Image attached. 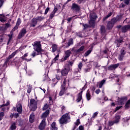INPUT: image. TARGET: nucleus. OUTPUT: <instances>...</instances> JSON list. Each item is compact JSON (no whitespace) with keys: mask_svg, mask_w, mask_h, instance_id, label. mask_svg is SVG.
<instances>
[{"mask_svg":"<svg viewBox=\"0 0 130 130\" xmlns=\"http://www.w3.org/2000/svg\"><path fill=\"white\" fill-rule=\"evenodd\" d=\"M3 5H4V1L3 0H0V8H2Z\"/></svg>","mask_w":130,"mask_h":130,"instance_id":"680f3d73","label":"nucleus"},{"mask_svg":"<svg viewBox=\"0 0 130 130\" xmlns=\"http://www.w3.org/2000/svg\"><path fill=\"white\" fill-rule=\"evenodd\" d=\"M9 104H10V103L9 102H8L6 104L2 105L0 106V108H2V107H4L5 106H8Z\"/></svg>","mask_w":130,"mask_h":130,"instance_id":"de8ad7c7","label":"nucleus"},{"mask_svg":"<svg viewBox=\"0 0 130 130\" xmlns=\"http://www.w3.org/2000/svg\"><path fill=\"white\" fill-rule=\"evenodd\" d=\"M8 36L9 38L7 44H9V43H10V41H11V39H12V36L11 35H9Z\"/></svg>","mask_w":130,"mask_h":130,"instance_id":"5fc2aeb1","label":"nucleus"},{"mask_svg":"<svg viewBox=\"0 0 130 130\" xmlns=\"http://www.w3.org/2000/svg\"><path fill=\"white\" fill-rule=\"evenodd\" d=\"M35 119V115L34 113H32L29 116V122L31 123L34 122V120Z\"/></svg>","mask_w":130,"mask_h":130,"instance_id":"dca6fc26","label":"nucleus"},{"mask_svg":"<svg viewBox=\"0 0 130 130\" xmlns=\"http://www.w3.org/2000/svg\"><path fill=\"white\" fill-rule=\"evenodd\" d=\"M34 49L35 51H37L38 52L37 55L38 54H41V57H42V49L41 48V43L40 41H36L34 43V44H32Z\"/></svg>","mask_w":130,"mask_h":130,"instance_id":"f03ea898","label":"nucleus"},{"mask_svg":"<svg viewBox=\"0 0 130 130\" xmlns=\"http://www.w3.org/2000/svg\"><path fill=\"white\" fill-rule=\"evenodd\" d=\"M64 92H66V87H62L61 90L59 93V96H62L64 94Z\"/></svg>","mask_w":130,"mask_h":130,"instance_id":"5701e85b","label":"nucleus"},{"mask_svg":"<svg viewBox=\"0 0 130 130\" xmlns=\"http://www.w3.org/2000/svg\"><path fill=\"white\" fill-rule=\"evenodd\" d=\"M69 57H70L69 56H67L66 55H65L64 58H63V60H67V59H68Z\"/></svg>","mask_w":130,"mask_h":130,"instance_id":"e2e57ef3","label":"nucleus"},{"mask_svg":"<svg viewBox=\"0 0 130 130\" xmlns=\"http://www.w3.org/2000/svg\"><path fill=\"white\" fill-rule=\"evenodd\" d=\"M114 123H116L115 122H114V121H110L109 122V125H110V126H111L112 125H113V124H114Z\"/></svg>","mask_w":130,"mask_h":130,"instance_id":"a18cd8bd","label":"nucleus"},{"mask_svg":"<svg viewBox=\"0 0 130 130\" xmlns=\"http://www.w3.org/2000/svg\"><path fill=\"white\" fill-rule=\"evenodd\" d=\"M71 119V117L69 115V114L66 113L62 116L61 118L59 119V122L60 124H64L68 123V120Z\"/></svg>","mask_w":130,"mask_h":130,"instance_id":"7ed1b4c3","label":"nucleus"},{"mask_svg":"<svg viewBox=\"0 0 130 130\" xmlns=\"http://www.w3.org/2000/svg\"><path fill=\"white\" fill-rule=\"evenodd\" d=\"M31 91H32V88H31V87H28L27 89V93L30 94V93H31Z\"/></svg>","mask_w":130,"mask_h":130,"instance_id":"4d7b16f0","label":"nucleus"},{"mask_svg":"<svg viewBox=\"0 0 130 130\" xmlns=\"http://www.w3.org/2000/svg\"><path fill=\"white\" fill-rule=\"evenodd\" d=\"M27 56H28V53L24 54V55H23L21 57V58L22 60H25L26 61H30L31 58L27 59V58H26V57H27Z\"/></svg>","mask_w":130,"mask_h":130,"instance_id":"2eb2a0df","label":"nucleus"},{"mask_svg":"<svg viewBox=\"0 0 130 130\" xmlns=\"http://www.w3.org/2000/svg\"><path fill=\"white\" fill-rule=\"evenodd\" d=\"M21 19H20L19 18L17 20L16 25L12 29V32H14V31H16V30H17L18 28H19V26H20V24H21Z\"/></svg>","mask_w":130,"mask_h":130,"instance_id":"1a4fd4ad","label":"nucleus"},{"mask_svg":"<svg viewBox=\"0 0 130 130\" xmlns=\"http://www.w3.org/2000/svg\"><path fill=\"white\" fill-rule=\"evenodd\" d=\"M54 15H55V13L52 12L51 14L50 15V19H52L53 17H54Z\"/></svg>","mask_w":130,"mask_h":130,"instance_id":"3c124183","label":"nucleus"},{"mask_svg":"<svg viewBox=\"0 0 130 130\" xmlns=\"http://www.w3.org/2000/svg\"><path fill=\"white\" fill-rule=\"evenodd\" d=\"M80 123H81V122H80V119H78L76 122H75V125L78 126L79 124H80Z\"/></svg>","mask_w":130,"mask_h":130,"instance_id":"8fccbe9b","label":"nucleus"},{"mask_svg":"<svg viewBox=\"0 0 130 130\" xmlns=\"http://www.w3.org/2000/svg\"><path fill=\"white\" fill-rule=\"evenodd\" d=\"M84 71L85 73H88V72H90V68H86Z\"/></svg>","mask_w":130,"mask_h":130,"instance_id":"69168bd1","label":"nucleus"},{"mask_svg":"<svg viewBox=\"0 0 130 130\" xmlns=\"http://www.w3.org/2000/svg\"><path fill=\"white\" fill-rule=\"evenodd\" d=\"M16 54H17V51L12 53V54L11 55H9V57L8 58H7V59H6L5 63H8V62H9V61L10 60V59H11V58H13V57H14V56H15V55H16Z\"/></svg>","mask_w":130,"mask_h":130,"instance_id":"9b49d317","label":"nucleus"},{"mask_svg":"<svg viewBox=\"0 0 130 130\" xmlns=\"http://www.w3.org/2000/svg\"><path fill=\"white\" fill-rule=\"evenodd\" d=\"M71 10L75 13H80L81 6L76 3H73L71 6Z\"/></svg>","mask_w":130,"mask_h":130,"instance_id":"39448f33","label":"nucleus"},{"mask_svg":"<svg viewBox=\"0 0 130 130\" xmlns=\"http://www.w3.org/2000/svg\"><path fill=\"white\" fill-rule=\"evenodd\" d=\"M67 80L66 78H64V81L63 82V86L62 87H64V86H66V85L67 84Z\"/></svg>","mask_w":130,"mask_h":130,"instance_id":"603ef678","label":"nucleus"},{"mask_svg":"<svg viewBox=\"0 0 130 130\" xmlns=\"http://www.w3.org/2000/svg\"><path fill=\"white\" fill-rule=\"evenodd\" d=\"M48 114H49V110H47L44 113L42 114L41 118L42 119V120H44V119H45V120H46V117L48 116Z\"/></svg>","mask_w":130,"mask_h":130,"instance_id":"0eeeda50","label":"nucleus"},{"mask_svg":"<svg viewBox=\"0 0 130 130\" xmlns=\"http://www.w3.org/2000/svg\"><path fill=\"white\" fill-rule=\"evenodd\" d=\"M122 42H123V40L122 39H117L116 41L117 47H119V46H120V43H121Z\"/></svg>","mask_w":130,"mask_h":130,"instance_id":"b1692460","label":"nucleus"},{"mask_svg":"<svg viewBox=\"0 0 130 130\" xmlns=\"http://www.w3.org/2000/svg\"><path fill=\"white\" fill-rule=\"evenodd\" d=\"M123 57H124V55H121V54L119 55V57H118V59L119 60H122L123 59Z\"/></svg>","mask_w":130,"mask_h":130,"instance_id":"ea45409f","label":"nucleus"},{"mask_svg":"<svg viewBox=\"0 0 130 130\" xmlns=\"http://www.w3.org/2000/svg\"><path fill=\"white\" fill-rule=\"evenodd\" d=\"M126 100H127V98L126 97L121 98L120 104L121 105L124 104V102H125Z\"/></svg>","mask_w":130,"mask_h":130,"instance_id":"7c9ffc66","label":"nucleus"},{"mask_svg":"<svg viewBox=\"0 0 130 130\" xmlns=\"http://www.w3.org/2000/svg\"><path fill=\"white\" fill-rule=\"evenodd\" d=\"M98 113H99V112H95L92 115V118H95V117H96L97 115H98Z\"/></svg>","mask_w":130,"mask_h":130,"instance_id":"37998d69","label":"nucleus"},{"mask_svg":"<svg viewBox=\"0 0 130 130\" xmlns=\"http://www.w3.org/2000/svg\"><path fill=\"white\" fill-rule=\"evenodd\" d=\"M83 27H84V29H87V28H89V26L88 24H83Z\"/></svg>","mask_w":130,"mask_h":130,"instance_id":"864d4df0","label":"nucleus"},{"mask_svg":"<svg viewBox=\"0 0 130 130\" xmlns=\"http://www.w3.org/2000/svg\"><path fill=\"white\" fill-rule=\"evenodd\" d=\"M72 27H73V25H71L70 27H69L68 29V32H71L72 31Z\"/></svg>","mask_w":130,"mask_h":130,"instance_id":"0e129e2a","label":"nucleus"},{"mask_svg":"<svg viewBox=\"0 0 130 130\" xmlns=\"http://www.w3.org/2000/svg\"><path fill=\"white\" fill-rule=\"evenodd\" d=\"M29 108H30L32 111H35L37 109V102L35 100L31 99L30 100Z\"/></svg>","mask_w":130,"mask_h":130,"instance_id":"20e7f679","label":"nucleus"},{"mask_svg":"<svg viewBox=\"0 0 130 130\" xmlns=\"http://www.w3.org/2000/svg\"><path fill=\"white\" fill-rule=\"evenodd\" d=\"M9 27H11V24H10L9 23L5 24V27L4 28L5 30V29H7V28H9Z\"/></svg>","mask_w":130,"mask_h":130,"instance_id":"09e8293b","label":"nucleus"},{"mask_svg":"<svg viewBox=\"0 0 130 130\" xmlns=\"http://www.w3.org/2000/svg\"><path fill=\"white\" fill-rule=\"evenodd\" d=\"M85 49V46H82L79 49L76 50V52L77 53V54L80 53L81 51H83Z\"/></svg>","mask_w":130,"mask_h":130,"instance_id":"a878e982","label":"nucleus"},{"mask_svg":"<svg viewBox=\"0 0 130 130\" xmlns=\"http://www.w3.org/2000/svg\"><path fill=\"white\" fill-rule=\"evenodd\" d=\"M47 108H48V105H47V104H45L43 108V110H46V109H47Z\"/></svg>","mask_w":130,"mask_h":130,"instance_id":"c03bdc74","label":"nucleus"},{"mask_svg":"<svg viewBox=\"0 0 130 130\" xmlns=\"http://www.w3.org/2000/svg\"><path fill=\"white\" fill-rule=\"evenodd\" d=\"M106 32V30L105 29V26L102 25L101 26V33L103 35H104L105 34V32Z\"/></svg>","mask_w":130,"mask_h":130,"instance_id":"aec40b11","label":"nucleus"},{"mask_svg":"<svg viewBox=\"0 0 130 130\" xmlns=\"http://www.w3.org/2000/svg\"><path fill=\"white\" fill-rule=\"evenodd\" d=\"M112 15V13L110 12L106 17H104L103 21H105L107 20V19H108V18H109V17H111Z\"/></svg>","mask_w":130,"mask_h":130,"instance_id":"c756f323","label":"nucleus"},{"mask_svg":"<svg viewBox=\"0 0 130 130\" xmlns=\"http://www.w3.org/2000/svg\"><path fill=\"white\" fill-rule=\"evenodd\" d=\"M61 74L62 76H67V75L69 74V69H67V68H64V69L62 70L61 72Z\"/></svg>","mask_w":130,"mask_h":130,"instance_id":"f3484780","label":"nucleus"},{"mask_svg":"<svg viewBox=\"0 0 130 130\" xmlns=\"http://www.w3.org/2000/svg\"><path fill=\"white\" fill-rule=\"evenodd\" d=\"M125 108L126 109H127L130 108V100H128L125 105Z\"/></svg>","mask_w":130,"mask_h":130,"instance_id":"2f4dec72","label":"nucleus"},{"mask_svg":"<svg viewBox=\"0 0 130 130\" xmlns=\"http://www.w3.org/2000/svg\"><path fill=\"white\" fill-rule=\"evenodd\" d=\"M35 19V20H36L37 22H38V21H40V22L41 21H42V20H44V17H43L42 16H40V17H37Z\"/></svg>","mask_w":130,"mask_h":130,"instance_id":"473e14b6","label":"nucleus"},{"mask_svg":"<svg viewBox=\"0 0 130 130\" xmlns=\"http://www.w3.org/2000/svg\"><path fill=\"white\" fill-rule=\"evenodd\" d=\"M95 20L90 19V21H89V25L93 28H95Z\"/></svg>","mask_w":130,"mask_h":130,"instance_id":"4be33fe9","label":"nucleus"},{"mask_svg":"<svg viewBox=\"0 0 130 130\" xmlns=\"http://www.w3.org/2000/svg\"><path fill=\"white\" fill-rule=\"evenodd\" d=\"M26 33H27V29L26 28H22L18 36V39H21L22 37L24 36Z\"/></svg>","mask_w":130,"mask_h":130,"instance_id":"423d86ee","label":"nucleus"},{"mask_svg":"<svg viewBox=\"0 0 130 130\" xmlns=\"http://www.w3.org/2000/svg\"><path fill=\"white\" fill-rule=\"evenodd\" d=\"M97 15L94 12H91L90 14V20H96Z\"/></svg>","mask_w":130,"mask_h":130,"instance_id":"f8f14e48","label":"nucleus"},{"mask_svg":"<svg viewBox=\"0 0 130 130\" xmlns=\"http://www.w3.org/2000/svg\"><path fill=\"white\" fill-rule=\"evenodd\" d=\"M0 21L2 23H5L6 22V19H5V15L0 14Z\"/></svg>","mask_w":130,"mask_h":130,"instance_id":"bb28decb","label":"nucleus"},{"mask_svg":"<svg viewBox=\"0 0 130 130\" xmlns=\"http://www.w3.org/2000/svg\"><path fill=\"white\" fill-rule=\"evenodd\" d=\"M121 19V16H117L116 17L113 18L111 21H109L107 25V28L108 30H111V29H112L113 28V26H114V24L116 23V22H118V21H120Z\"/></svg>","mask_w":130,"mask_h":130,"instance_id":"f257e3e1","label":"nucleus"},{"mask_svg":"<svg viewBox=\"0 0 130 130\" xmlns=\"http://www.w3.org/2000/svg\"><path fill=\"white\" fill-rule=\"evenodd\" d=\"M79 130H84V127L82 125H80L79 127Z\"/></svg>","mask_w":130,"mask_h":130,"instance_id":"774afa93","label":"nucleus"},{"mask_svg":"<svg viewBox=\"0 0 130 130\" xmlns=\"http://www.w3.org/2000/svg\"><path fill=\"white\" fill-rule=\"evenodd\" d=\"M37 21L35 18L31 20V22L30 24V27H35L37 25Z\"/></svg>","mask_w":130,"mask_h":130,"instance_id":"4468645a","label":"nucleus"},{"mask_svg":"<svg viewBox=\"0 0 130 130\" xmlns=\"http://www.w3.org/2000/svg\"><path fill=\"white\" fill-rule=\"evenodd\" d=\"M51 130H57V127H56V123L53 122L50 127Z\"/></svg>","mask_w":130,"mask_h":130,"instance_id":"a211bd4d","label":"nucleus"},{"mask_svg":"<svg viewBox=\"0 0 130 130\" xmlns=\"http://www.w3.org/2000/svg\"><path fill=\"white\" fill-rule=\"evenodd\" d=\"M71 54H72V51H71V50H68L65 51V55L70 57Z\"/></svg>","mask_w":130,"mask_h":130,"instance_id":"c85d7f7f","label":"nucleus"},{"mask_svg":"<svg viewBox=\"0 0 130 130\" xmlns=\"http://www.w3.org/2000/svg\"><path fill=\"white\" fill-rule=\"evenodd\" d=\"M108 69L109 71H113V70H114V68H113V66L112 65L110 66Z\"/></svg>","mask_w":130,"mask_h":130,"instance_id":"49530a36","label":"nucleus"},{"mask_svg":"<svg viewBox=\"0 0 130 130\" xmlns=\"http://www.w3.org/2000/svg\"><path fill=\"white\" fill-rule=\"evenodd\" d=\"M126 53V52H125V50H124V48L121 49V51H120V54L122 55H125Z\"/></svg>","mask_w":130,"mask_h":130,"instance_id":"4c0bfd02","label":"nucleus"},{"mask_svg":"<svg viewBox=\"0 0 130 130\" xmlns=\"http://www.w3.org/2000/svg\"><path fill=\"white\" fill-rule=\"evenodd\" d=\"M31 56H32V57H35V56H36V52L34 51L31 54Z\"/></svg>","mask_w":130,"mask_h":130,"instance_id":"052dcab7","label":"nucleus"},{"mask_svg":"<svg viewBox=\"0 0 130 130\" xmlns=\"http://www.w3.org/2000/svg\"><path fill=\"white\" fill-rule=\"evenodd\" d=\"M73 39H70L68 43V46H66V47H69V46H71V45H73Z\"/></svg>","mask_w":130,"mask_h":130,"instance_id":"72a5a7b5","label":"nucleus"},{"mask_svg":"<svg viewBox=\"0 0 130 130\" xmlns=\"http://www.w3.org/2000/svg\"><path fill=\"white\" fill-rule=\"evenodd\" d=\"M16 128H17V126H16V123L13 122L11 126H10V129L14 130V129H16Z\"/></svg>","mask_w":130,"mask_h":130,"instance_id":"cd10ccee","label":"nucleus"},{"mask_svg":"<svg viewBox=\"0 0 130 130\" xmlns=\"http://www.w3.org/2000/svg\"><path fill=\"white\" fill-rule=\"evenodd\" d=\"M4 116H5L4 112L0 113V120H2V119H3V117H4Z\"/></svg>","mask_w":130,"mask_h":130,"instance_id":"a19ab883","label":"nucleus"},{"mask_svg":"<svg viewBox=\"0 0 130 130\" xmlns=\"http://www.w3.org/2000/svg\"><path fill=\"white\" fill-rule=\"evenodd\" d=\"M4 41V36H0V42H3Z\"/></svg>","mask_w":130,"mask_h":130,"instance_id":"bf43d9fd","label":"nucleus"},{"mask_svg":"<svg viewBox=\"0 0 130 130\" xmlns=\"http://www.w3.org/2000/svg\"><path fill=\"white\" fill-rule=\"evenodd\" d=\"M82 94H83V91H81L79 94L77 99L76 100L77 102H80L82 100Z\"/></svg>","mask_w":130,"mask_h":130,"instance_id":"6ab92c4d","label":"nucleus"},{"mask_svg":"<svg viewBox=\"0 0 130 130\" xmlns=\"http://www.w3.org/2000/svg\"><path fill=\"white\" fill-rule=\"evenodd\" d=\"M112 66H113L114 70H115V69H117V68L119 67L120 64L119 63H117V64H112Z\"/></svg>","mask_w":130,"mask_h":130,"instance_id":"58836bf2","label":"nucleus"},{"mask_svg":"<svg viewBox=\"0 0 130 130\" xmlns=\"http://www.w3.org/2000/svg\"><path fill=\"white\" fill-rule=\"evenodd\" d=\"M120 119V115H116L115 116V120L114 121L115 123H118Z\"/></svg>","mask_w":130,"mask_h":130,"instance_id":"412c9836","label":"nucleus"},{"mask_svg":"<svg viewBox=\"0 0 130 130\" xmlns=\"http://www.w3.org/2000/svg\"><path fill=\"white\" fill-rule=\"evenodd\" d=\"M17 111L18 113H22V104L18 103L16 105Z\"/></svg>","mask_w":130,"mask_h":130,"instance_id":"ddd939ff","label":"nucleus"},{"mask_svg":"<svg viewBox=\"0 0 130 130\" xmlns=\"http://www.w3.org/2000/svg\"><path fill=\"white\" fill-rule=\"evenodd\" d=\"M56 49H57V45L53 44L52 45V51L53 52H55V51H56Z\"/></svg>","mask_w":130,"mask_h":130,"instance_id":"393cba45","label":"nucleus"},{"mask_svg":"<svg viewBox=\"0 0 130 130\" xmlns=\"http://www.w3.org/2000/svg\"><path fill=\"white\" fill-rule=\"evenodd\" d=\"M48 11H49V7H47L45 11V15H46L47 13H48Z\"/></svg>","mask_w":130,"mask_h":130,"instance_id":"6e6d98bb","label":"nucleus"},{"mask_svg":"<svg viewBox=\"0 0 130 130\" xmlns=\"http://www.w3.org/2000/svg\"><path fill=\"white\" fill-rule=\"evenodd\" d=\"M129 29H130L129 25H126L123 26L121 28V32H122V33H125L126 32H127V31H128Z\"/></svg>","mask_w":130,"mask_h":130,"instance_id":"6e6552de","label":"nucleus"},{"mask_svg":"<svg viewBox=\"0 0 130 130\" xmlns=\"http://www.w3.org/2000/svg\"><path fill=\"white\" fill-rule=\"evenodd\" d=\"M45 125H46V122H45V120H42L39 126V129L43 130L44 128H45Z\"/></svg>","mask_w":130,"mask_h":130,"instance_id":"9d476101","label":"nucleus"},{"mask_svg":"<svg viewBox=\"0 0 130 130\" xmlns=\"http://www.w3.org/2000/svg\"><path fill=\"white\" fill-rule=\"evenodd\" d=\"M124 2L126 5H128L129 4V0H124Z\"/></svg>","mask_w":130,"mask_h":130,"instance_id":"338daca9","label":"nucleus"},{"mask_svg":"<svg viewBox=\"0 0 130 130\" xmlns=\"http://www.w3.org/2000/svg\"><path fill=\"white\" fill-rule=\"evenodd\" d=\"M82 66H83V63H82V62H80L78 65V68H79V69H80V70H81V69H82Z\"/></svg>","mask_w":130,"mask_h":130,"instance_id":"13d9d810","label":"nucleus"},{"mask_svg":"<svg viewBox=\"0 0 130 130\" xmlns=\"http://www.w3.org/2000/svg\"><path fill=\"white\" fill-rule=\"evenodd\" d=\"M86 98L88 101L91 100V94H90V93L88 92L86 93Z\"/></svg>","mask_w":130,"mask_h":130,"instance_id":"c9c22d12","label":"nucleus"},{"mask_svg":"<svg viewBox=\"0 0 130 130\" xmlns=\"http://www.w3.org/2000/svg\"><path fill=\"white\" fill-rule=\"evenodd\" d=\"M92 52V50H88L87 51H86L84 54V56L87 57L89 54L91 53Z\"/></svg>","mask_w":130,"mask_h":130,"instance_id":"f704fd0d","label":"nucleus"},{"mask_svg":"<svg viewBox=\"0 0 130 130\" xmlns=\"http://www.w3.org/2000/svg\"><path fill=\"white\" fill-rule=\"evenodd\" d=\"M71 51L72 53H73L74 54H77V53L76 52L77 51V50H75V48H73L71 49Z\"/></svg>","mask_w":130,"mask_h":130,"instance_id":"79ce46f5","label":"nucleus"},{"mask_svg":"<svg viewBox=\"0 0 130 130\" xmlns=\"http://www.w3.org/2000/svg\"><path fill=\"white\" fill-rule=\"evenodd\" d=\"M105 83V80H103L100 83L99 88H102V86H103L104 84Z\"/></svg>","mask_w":130,"mask_h":130,"instance_id":"e433bc0d","label":"nucleus"}]
</instances>
